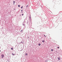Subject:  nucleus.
Segmentation results:
<instances>
[{
	"label": "nucleus",
	"mask_w": 62,
	"mask_h": 62,
	"mask_svg": "<svg viewBox=\"0 0 62 62\" xmlns=\"http://www.w3.org/2000/svg\"><path fill=\"white\" fill-rule=\"evenodd\" d=\"M18 7H20V5H18Z\"/></svg>",
	"instance_id": "0eeeda50"
},
{
	"label": "nucleus",
	"mask_w": 62,
	"mask_h": 62,
	"mask_svg": "<svg viewBox=\"0 0 62 62\" xmlns=\"http://www.w3.org/2000/svg\"><path fill=\"white\" fill-rule=\"evenodd\" d=\"M23 10H21V11H22Z\"/></svg>",
	"instance_id": "4468645a"
},
{
	"label": "nucleus",
	"mask_w": 62,
	"mask_h": 62,
	"mask_svg": "<svg viewBox=\"0 0 62 62\" xmlns=\"http://www.w3.org/2000/svg\"><path fill=\"white\" fill-rule=\"evenodd\" d=\"M1 56H2V58H3V57H4V55H1Z\"/></svg>",
	"instance_id": "f257e3e1"
},
{
	"label": "nucleus",
	"mask_w": 62,
	"mask_h": 62,
	"mask_svg": "<svg viewBox=\"0 0 62 62\" xmlns=\"http://www.w3.org/2000/svg\"><path fill=\"white\" fill-rule=\"evenodd\" d=\"M44 36L45 37H46V36H45V35H44Z\"/></svg>",
	"instance_id": "2eb2a0df"
},
{
	"label": "nucleus",
	"mask_w": 62,
	"mask_h": 62,
	"mask_svg": "<svg viewBox=\"0 0 62 62\" xmlns=\"http://www.w3.org/2000/svg\"><path fill=\"white\" fill-rule=\"evenodd\" d=\"M57 48H58V49H59V47H58Z\"/></svg>",
	"instance_id": "dca6fc26"
},
{
	"label": "nucleus",
	"mask_w": 62,
	"mask_h": 62,
	"mask_svg": "<svg viewBox=\"0 0 62 62\" xmlns=\"http://www.w3.org/2000/svg\"><path fill=\"white\" fill-rule=\"evenodd\" d=\"M11 50H13V48H11Z\"/></svg>",
	"instance_id": "9d476101"
},
{
	"label": "nucleus",
	"mask_w": 62,
	"mask_h": 62,
	"mask_svg": "<svg viewBox=\"0 0 62 62\" xmlns=\"http://www.w3.org/2000/svg\"><path fill=\"white\" fill-rule=\"evenodd\" d=\"M21 32H22V30H21Z\"/></svg>",
	"instance_id": "f3484780"
},
{
	"label": "nucleus",
	"mask_w": 62,
	"mask_h": 62,
	"mask_svg": "<svg viewBox=\"0 0 62 62\" xmlns=\"http://www.w3.org/2000/svg\"><path fill=\"white\" fill-rule=\"evenodd\" d=\"M45 62H47V60H46Z\"/></svg>",
	"instance_id": "1a4fd4ad"
},
{
	"label": "nucleus",
	"mask_w": 62,
	"mask_h": 62,
	"mask_svg": "<svg viewBox=\"0 0 62 62\" xmlns=\"http://www.w3.org/2000/svg\"><path fill=\"white\" fill-rule=\"evenodd\" d=\"M58 60H60V57H58Z\"/></svg>",
	"instance_id": "f03ea898"
},
{
	"label": "nucleus",
	"mask_w": 62,
	"mask_h": 62,
	"mask_svg": "<svg viewBox=\"0 0 62 62\" xmlns=\"http://www.w3.org/2000/svg\"><path fill=\"white\" fill-rule=\"evenodd\" d=\"M22 16H23V14H22Z\"/></svg>",
	"instance_id": "ddd939ff"
},
{
	"label": "nucleus",
	"mask_w": 62,
	"mask_h": 62,
	"mask_svg": "<svg viewBox=\"0 0 62 62\" xmlns=\"http://www.w3.org/2000/svg\"><path fill=\"white\" fill-rule=\"evenodd\" d=\"M38 46H40V44H38Z\"/></svg>",
	"instance_id": "39448f33"
},
{
	"label": "nucleus",
	"mask_w": 62,
	"mask_h": 62,
	"mask_svg": "<svg viewBox=\"0 0 62 62\" xmlns=\"http://www.w3.org/2000/svg\"><path fill=\"white\" fill-rule=\"evenodd\" d=\"M13 3H15V1H13Z\"/></svg>",
	"instance_id": "f8f14e48"
},
{
	"label": "nucleus",
	"mask_w": 62,
	"mask_h": 62,
	"mask_svg": "<svg viewBox=\"0 0 62 62\" xmlns=\"http://www.w3.org/2000/svg\"><path fill=\"white\" fill-rule=\"evenodd\" d=\"M23 8V6H22V7H21V8Z\"/></svg>",
	"instance_id": "423d86ee"
},
{
	"label": "nucleus",
	"mask_w": 62,
	"mask_h": 62,
	"mask_svg": "<svg viewBox=\"0 0 62 62\" xmlns=\"http://www.w3.org/2000/svg\"><path fill=\"white\" fill-rule=\"evenodd\" d=\"M51 51H53L54 50H53L52 49H51Z\"/></svg>",
	"instance_id": "6e6552de"
},
{
	"label": "nucleus",
	"mask_w": 62,
	"mask_h": 62,
	"mask_svg": "<svg viewBox=\"0 0 62 62\" xmlns=\"http://www.w3.org/2000/svg\"><path fill=\"white\" fill-rule=\"evenodd\" d=\"M15 55V54L12 53V55Z\"/></svg>",
	"instance_id": "7ed1b4c3"
},
{
	"label": "nucleus",
	"mask_w": 62,
	"mask_h": 62,
	"mask_svg": "<svg viewBox=\"0 0 62 62\" xmlns=\"http://www.w3.org/2000/svg\"><path fill=\"white\" fill-rule=\"evenodd\" d=\"M42 42H45V41H44V40H43V41H42Z\"/></svg>",
	"instance_id": "20e7f679"
},
{
	"label": "nucleus",
	"mask_w": 62,
	"mask_h": 62,
	"mask_svg": "<svg viewBox=\"0 0 62 62\" xmlns=\"http://www.w3.org/2000/svg\"><path fill=\"white\" fill-rule=\"evenodd\" d=\"M27 55V54H26V53L25 54V55Z\"/></svg>",
	"instance_id": "9b49d317"
},
{
	"label": "nucleus",
	"mask_w": 62,
	"mask_h": 62,
	"mask_svg": "<svg viewBox=\"0 0 62 62\" xmlns=\"http://www.w3.org/2000/svg\"><path fill=\"white\" fill-rule=\"evenodd\" d=\"M0 51H1V50H0Z\"/></svg>",
	"instance_id": "6ab92c4d"
},
{
	"label": "nucleus",
	"mask_w": 62,
	"mask_h": 62,
	"mask_svg": "<svg viewBox=\"0 0 62 62\" xmlns=\"http://www.w3.org/2000/svg\"><path fill=\"white\" fill-rule=\"evenodd\" d=\"M14 5L15 4H14Z\"/></svg>",
	"instance_id": "a211bd4d"
}]
</instances>
